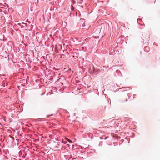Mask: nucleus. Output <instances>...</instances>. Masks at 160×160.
Returning <instances> with one entry per match:
<instances>
[{
	"label": "nucleus",
	"instance_id": "7ed1b4c3",
	"mask_svg": "<svg viewBox=\"0 0 160 160\" xmlns=\"http://www.w3.org/2000/svg\"><path fill=\"white\" fill-rule=\"evenodd\" d=\"M66 139L68 140V141L69 142H71V143H72V142L71 140L69 139H67V138Z\"/></svg>",
	"mask_w": 160,
	"mask_h": 160
},
{
	"label": "nucleus",
	"instance_id": "20e7f679",
	"mask_svg": "<svg viewBox=\"0 0 160 160\" xmlns=\"http://www.w3.org/2000/svg\"><path fill=\"white\" fill-rule=\"evenodd\" d=\"M68 147H70V145H69L68 144Z\"/></svg>",
	"mask_w": 160,
	"mask_h": 160
},
{
	"label": "nucleus",
	"instance_id": "f03ea898",
	"mask_svg": "<svg viewBox=\"0 0 160 160\" xmlns=\"http://www.w3.org/2000/svg\"><path fill=\"white\" fill-rule=\"evenodd\" d=\"M128 101V100H127V99H125V100H122V102L123 103V104H124V102H126V101Z\"/></svg>",
	"mask_w": 160,
	"mask_h": 160
},
{
	"label": "nucleus",
	"instance_id": "f257e3e1",
	"mask_svg": "<svg viewBox=\"0 0 160 160\" xmlns=\"http://www.w3.org/2000/svg\"><path fill=\"white\" fill-rule=\"evenodd\" d=\"M58 144L57 143H53L52 144V147H51V149H52L53 150H56L58 149Z\"/></svg>",
	"mask_w": 160,
	"mask_h": 160
}]
</instances>
